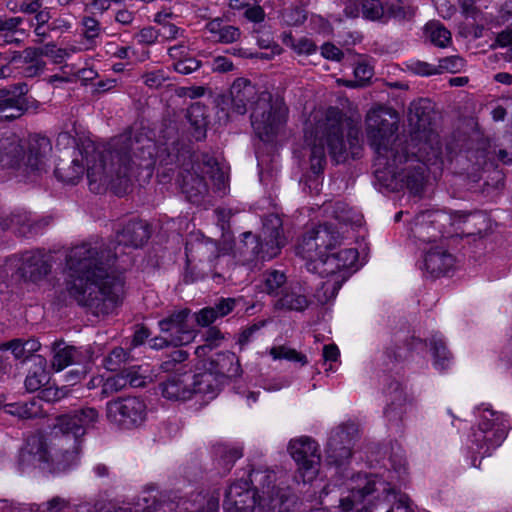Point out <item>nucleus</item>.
Wrapping results in <instances>:
<instances>
[{
    "label": "nucleus",
    "instance_id": "1",
    "mask_svg": "<svg viewBox=\"0 0 512 512\" xmlns=\"http://www.w3.org/2000/svg\"><path fill=\"white\" fill-rule=\"evenodd\" d=\"M397 116L382 107L371 109L366 118V134L370 146L376 153L375 173L378 179L393 189L407 188L418 194L424 184V166L435 164L440 156L438 136L426 131L428 119L420 116L417 107L410 109L409 122L416 128L412 142L419 146L411 155L407 147L395 137Z\"/></svg>",
    "mask_w": 512,
    "mask_h": 512
},
{
    "label": "nucleus",
    "instance_id": "2",
    "mask_svg": "<svg viewBox=\"0 0 512 512\" xmlns=\"http://www.w3.org/2000/svg\"><path fill=\"white\" fill-rule=\"evenodd\" d=\"M159 157V147L152 139L141 137L133 143L129 136L121 135L112 140L107 155L88 144L84 152L78 150L74 155L69 172L62 173L57 168L55 174L61 181L75 184L84 174L85 162L92 192L101 193L109 188L116 195H123L133 180L151 177Z\"/></svg>",
    "mask_w": 512,
    "mask_h": 512
},
{
    "label": "nucleus",
    "instance_id": "3",
    "mask_svg": "<svg viewBox=\"0 0 512 512\" xmlns=\"http://www.w3.org/2000/svg\"><path fill=\"white\" fill-rule=\"evenodd\" d=\"M368 250L352 226H312L296 247L309 272L328 278L321 287L326 301L334 299L350 275L366 263Z\"/></svg>",
    "mask_w": 512,
    "mask_h": 512
},
{
    "label": "nucleus",
    "instance_id": "4",
    "mask_svg": "<svg viewBox=\"0 0 512 512\" xmlns=\"http://www.w3.org/2000/svg\"><path fill=\"white\" fill-rule=\"evenodd\" d=\"M103 260L98 245L82 243L69 250L64 271L66 292L97 316L113 313L125 293L122 276Z\"/></svg>",
    "mask_w": 512,
    "mask_h": 512
},
{
    "label": "nucleus",
    "instance_id": "5",
    "mask_svg": "<svg viewBox=\"0 0 512 512\" xmlns=\"http://www.w3.org/2000/svg\"><path fill=\"white\" fill-rule=\"evenodd\" d=\"M98 419V411L91 407L58 417L48 436L27 439L19 453V469L23 473L32 469L60 473L73 468L79 462L81 437Z\"/></svg>",
    "mask_w": 512,
    "mask_h": 512
},
{
    "label": "nucleus",
    "instance_id": "6",
    "mask_svg": "<svg viewBox=\"0 0 512 512\" xmlns=\"http://www.w3.org/2000/svg\"><path fill=\"white\" fill-rule=\"evenodd\" d=\"M359 143L358 130L339 109L317 108L311 112L304 127V150L314 174V178L305 181L310 193H318L322 187L326 151L335 162L341 163L358 155Z\"/></svg>",
    "mask_w": 512,
    "mask_h": 512
},
{
    "label": "nucleus",
    "instance_id": "7",
    "mask_svg": "<svg viewBox=\"0 0 512 512\" xmlns=\"http://www.w3.org/2000/svg\"><path fill=\"white\" fill-rule=\"evenodd\" d=\"M406 467L403 463L387 471V475L368 476L357 474L351 477L345 486L348 495L340 500L342 512H373L383 502L393 501L392 509L387 512H412L409 498L397 493L395 486L404 479Z\"/></svg>",
    "mask_w": 512,
    "mask_h": 512
},
{
    "label": "nucleus",
    "instance_id": "8",
    "mask_svg": "<svg viewBox=\"0 0 512 512\" xmlns=\"http://www.w3.org/2000/svg\"><path fill=\"white\" fill-rule=\"evenodd\" d=\"M460 226H412V243L422 250L420 268L433 277L448 275L460 265L444 241L453 239Z\"/></svg>",
    "mask_w": 512,
    "mask_h": 512
},
{
    "label": "nucleus",
    "instance_id": "9",
    "mask_svg": "<svg viewBox=\"0 0 512 512\" xmlns=\"http://www.w3.org/2000/svg\"><path fill=\"white\" fill-rule=\"evenodd\" d=\"M187 356L185 351L175 350L170 355L171 359L162 363L161 368L164 371H177L161 384L163 397L175 401H186L194 395H201L204 401L213 399L217 395L218 387L212 372L179 373L181 369L175 368L176 364L186 360Z\"/></svg>",
    "mask_w": 512,
    "mask_h": 512
},
{
    "label": "nucleus",
    "instance_id": "10",
    "mask_svg": "<svg viewBox=\"0 0 512 512\" xmlns=\"http://www.w3.org/2000/svg\"><path fill=\"white\" fill-rule=\"evenodd\" d=\"M475 417V426L467 434L464 445L469 453L484 457L490 455L505 440L509 419L489 404L479 405L475 410Z\"/></svg>",
    "mask_w": 512,
    "mask_h": 512
},
{
    "label": "nucleus",
    "instance_id": "11",
    "mask_svg": "<svg viewBox=\"0 0 512 512\" xmlns=\"http://www.w3.org/2000/svg\"><path fill=\"white\" fill-rule=\"evenodd\" d=\"M1 148L3 151L0 150V169L10 170V175L19 176L45 170L51 144L46 137L33 138L26 154L24 146L14 137L1 144Z\"/></svg>",
    "mask_w": 512,
    "mask_h": 512
},
{
    "label": "nucleus",
    "instance_id": "12",
    "mask_svg": "<svg viewBox=\"0 0 512 512\" xmlns=\"http://www.w3.org/2000/svg\"><path fill=\"white\" fill-rule=\"evenodd\" d=\"M288 109L282 98H273L270 93H261L251 113V125L263 142H270L283 129Z\"/></svg>",
    "mask_w": 512,
    "mask_h": 512
},
{
    "label": "nucleus",
    "instance_id": "13",
    "mask_svg": "<svg viewBox=\"0 0 512 512\" xmlns=\"http://www.w3.org/2000/svg\"><path fill=\"white\" fill-rule=\"evenodd\" d=\"M188 315L187 309H182L169 318L161 320L159 322L160 330L167 336L154 338L150 347L160 349L168 344L180 346L191 343L196 336V330L190 327Z\"/></svg>",
    "mask_w": 512,
    "mask_h": 512
},
{
    "label": "nucleus",
    "instance_id": "14",
    "mask_svg": "<svg viewBox=\"0 0 512 512\" xmlns=\"http://www.w3.org/2000/svg\"><path fill=\"white\" fill-rule=\"evenodd\" d=\"M288 451L298 465L303 482H312L319 473L320 455L317 443L302 436L289 442Z\"/></svg>",
    "mask_w": 512,
    "mask_h": 512
},
{
    "label": "nucleus",
    "instance_id": "15",
    "mask_svg": "<svg viewBox=\"0 0 512 512\" xmlns=\"http://www.w3.org/2000/svg\"><path fill=\"white\" fill-rule=\"evenodd\" d=\"M243 242L263 260L276 257L287 243L283 226H264L259 239L249 232L243 233Z\"/></svg>",
    "mask_w": 512,
    "mask_h": 512
},
{
    "label": "nucleus",
    "instance_id": "16",
    "mask_svg": "<svg viewBox=\"0 0 512 512\" xmlns=\"http://www.w3.org/2000/svg\"><path fill=\"white\" fill-rule=\"evenodd\" d=\"M145 403L136 397L117 399L107 403L108 419L120 426L130 428L144 422Z\"/></svg>",
    "mask_w": 512,
    "mask_h": 512
},
{
    "label": "nucleus",
    "instance_id": "17",
    "mask_svg": "<svg viewBox=\"0 0 512 512\" xmlns=\"http://www.w3.org/2000/svg\"><path fill=\"white\" fill-rule=\"evenodd\" d=\"M25 83L14 85L12 89L0 90V121L20 117L28 109Z\"/></svg>",
    "mask_w": 512,
    "mask_h": 512
},
{
    "label": "nucleus",
    "instance_id": "18",
    "mask_svg": "<svg viewBox=\"0 0 512 512\" xmlns=\"http://www.w3.org/2000/svg\"><path fill=\"white\" fill-rule=\"evenodd\" d=\"M17 269L21 276L31 282L43 279L51 269V264L46 255L40 251H27L18 259Z\"/></svg>",
    "mask_w": 512,
    "mask_h": 512
},
{
    "label": "nucleus",
    "instance_id": "19",
    "mask_svg": "<svg viewBox=\"0 0 512 512\" xmlns=\"http://www.w3.org/2000/svg\"><path fill=\"white\" fill-rule=\"evenodd\" d=\"M254 493L249 489L247 481L232 484L225 493L224 509L226 512H253Z\"/></svg>",
    "mask_w": 512,
    "mask_h": 512
},
{
    "label": "nucleus",
    "instance_id": "20",
    "mask_svg": "<svg viewBox=\"0 0 512 512\" xmlns=\"http://www.w3.org/2000/svg\"><path fill=\"white\" fill-rule=\"evenodd\" d=\"M318 212L323 217L321 224H330L333 220L339 224H361L363 221V215L359 210L341 201L326 202Z\"/></svg>",
    "mask_w": 512,
    "mask_h": 512
},
{
    "label": "nucleus",
    "instance_id": "21",
    "mask_svg": "<svg viewBox=\"0 0 512 512\" xmlns=\"http://www.w3.org/2000/svg\"><path fill=\"white\" fill-rule=\"evenodd\" d=\"M91 359L92 353L89 347L76 348L59 343L53 349L52 368L60 372L71 364H84Z\"/></svg>",
    "mask_w": 512,
    "mask_h": 512
},
{
    "label": "nucleus",
    "instance_id": "22",
    "mask_svg": "<svg viewBox=\"0 0 512 512\" xmlns=\"http://www.w3.org/2000/svg\"><path fill=\"white\" fill-rule=\"evenodd\" d=\"M25 54V58L31 60V64L24 71L27 77H34L43 71L44 62L39 58L41 55L50 57L55 63H60L69 56V52L66 49L57 48L54 45H46L40 49H27Z\"/></svg>",
    "mask_w": 512,
    "mask_h": 512
},
{
    "label": "nucleus",
    "instance_id": "23",
    "mask_svg": "<svg viewBox=\"0 0 512 512\" xmlns=\"http://www.w3.org/2000/svg\"><path fill=\"white\" fill-rule=\"evenodd\" d=\"M423 347L429 348V352L432 357V365L438 372H445L453 366V356L447 349L442 337L433 336L429 340V343L419 341L417 343V349H421Z\"/></svg>",
    "mask_w": 512,
    "mask_h": 512
},
{
    "label": "nucleus",
    "instance_id": "24",
    "mask_svg": "<svg viewBox=\"0 0 512 512\" xmlns=\"http://www.w3.org/2000/svg\"><path fill=\"white\" fill-rule=\"evenodd\" d=\"M351 439L352 436L348 428L339 427L332 432L328 442V458L331 463L341 465L343 459L350 457V448L348 445Z\"/></svg>",
    "mask_w": 512,
    "mask_h": 512
},
{
    "label": "nucleus",
    "instance_id": "25",
    "mask_svg": "<svg viewBox=\"0 0 512 512\" xmlns=\"http://www.w3.org/2000/svg\"><path fill=\"white\" fill-rule=\"evenodd\" d=\"M425 216H427L429 224L446 222L447 220L451 222L450 224H461L467 222H471L473 224H480L487 221V215L479 211L473 213L454 211L451 214H447L442 211H435L422 213L419 217H422L423 221H425Z\"/></svg>",
    "mask_w": 512,
    "mask_h": 512
},
{
    "label": "nucleus",
    "instance_id": "26",
    "mask_svg": "<svg viewBox=\"0 0 512 512\" xmlns=\"http://www.w3.org/2000/svg\"><path fill=\"white\" fill-rule=\"evenodd\" d=\"M255 93V87L248 80L244 78L235 80L230 89L233 111L237 114H244L247 103Z\"/></svg>",
    "mask_w": 512,
    "mask_h": 512
},
{
    "label": "nucleus",
    "instance_id": "27",
    "mask_svg": "<svg viewBox=\"0 0 512 512\" xmlns=\"http://www.w3.org/2000/svg\"><path fill=\"white\" fill-rule=\"evenodd\" d=\"M189 45L184 42L169 48L168 53L174 61L175 71L181 74H190L197 70L200 62L194 57L188 56Z\"/></svg>",
    "mask_w": 512,
    "mask_h": 512
},
{
    "label": "nucleus",
    "instance_id": "28",
    "mask_svg": "<svg viewBox=\"0 0 512 512\" xmlns=\"http://www.w3.org/2000/svg\"><path fill=\"white\" fill-rule=\"evenodd\" d=\"M279 298L275 302L277 309L302 311L308 306L306 296L301 293L299 286H286L278 295Z\"/></svg>",
    "mask_w": 512,
    "mask_h": 512
},
{
    "label": "nucleus",
    "instance_id": "29",
    "mask_svg": "<svg viewBox=\"0 0 512 512\" xmlns=\"http://www.w3.org/2000/svg\"><path fill=\"white\" fill-rule=\"evenodd\" d=\"M389 12L395 18H405L406 13L402 7L387 9L381 0H365L362 5V14L366 19L382 20Z\"/></svg>",
    "mask_w": 512,
    "mask_h": 512
},
{
    "label": "nucleus",
    "instance_id": "30",
    "mask_svg": "<svg viewBox=\"0 0 512 512\" xmlns=\"http://www.w3.org/2000/svg\"><path fill=\"white\" fill-rule=\"evenodd\" d=\"M206 28L214 36L217 42L229 44L240 38V30L232 25L225 24L221 19L216 18L207 23Z\"/></svg>",
    "mask_w": 512,
    "mask_h": 512
},
{
    "label": "nucleus",
    "instance_id": "31",
    "mask_svg": "<svg viewBox=\"0 0 512 512\" xmlns=\"http://www.w3.org/2000/svg\"><path fill=\"white\" fill-rule=\"evenodd\" d=\"M46 359L42 356L35 358V363L26 377L25 387L28 391L34 392L49 382V373L46 370Z\"/></svg>",
    "mask_w": 512,
    "mask_h": 512
},
{
    "label": "nucleus",
    "instance_id": "32",
    "mask_svg": "<svg viewBox=\"0 0 512 512\" xmlns=\"http://www.w3.org/2000/svg\"><path fill=\"white\" fill-rule=\"evenodd\" d=\"M181 189L188 200L194 204L200 205L204 195L207 192L206 183L202 177L192 175L183 176Z\"/></svg>",
    "mask_w": 512,
    "mask_h": 512
},
{
    "label": "nucleus",
    "instance_id": "33",
    "mask_svg": "<svg viewBox=\"0 0 512 512\" xmlns=\"http://www.w3.org/2000/svg\"><path fill=\"white\" fill-rule=\"evenodd\" d=\"M462 1V13L466 20L471 19L473 23H477L476 26L469 27L471 23H467L465 27L460 30V33L465 37L479 38L482 36V27L478 25L481 13L474 7L473 0H461Z\"/></svg>",
    "mask_w": 512,
    "mask_h": 512
},
{
    "label": "nucleus",
    "instance_id": "34",
    "mask_svg": "<svg viewBox=\"0 0 512 512\" xmlns=\"http://www.w3.org/2000/svg\"><path fill=\"white\" fill-rule=\"evenodd\" d=\"M425 35L435 46L445 48L451 43V33L440 22L430 21L425 26Z\"/></svg>",
    "mask_w": 512,
    "mask_h": 512
},
{
    "label": "nucleus",
    "instance_id": "35",
    "mask_svg": "<svg viewBox=\"0 0 512 512\" xmlns=\"http://www.w3.org/2000/svg\"><path fill=\"white\" fill-rule=\"evenodd\" d=\"M187 118L194 128L192 132L196 140H201L206 134V119L204 116V108L199 104H193L187 110Z\"/></svg>",
    "mask_w": 512,
    "mask_h": 512
},
{
    "label": "nucleus",
    "instance_id": "36",
    "mask_svg": "<svg viewBox=\"0 0 512 512\" xmlns=\"http://www.w3.org/2000/svg\"><path fill=\"white\" fill-rule=\"evenodd\" d=\"M4 396L0 394V408L3 406V411L6 414H10L13 416H17L19 418H32L37 416L38 409L36 402H30V403H24V404H5L4 403Z\"/></svg>",
    "mask_w": 512,
    "mask_h": 512
},
{
    "label": "nucleus",
    "instance_id": "37",
    "mask_svg": "<svg viewBox=\"0 0 512 512\" xmlns=\"http://www.w3.org/2000/svg\"><path fill=\"white\" fill-rule=\"evenodd\" d=\"M285 284V274L278 270H272L264 275L262 291L269 295L278 296L281 290L286 287Z\"/></svg>",
    "mask_w": 512,
    "mask_h": 512
},
{
    "label": "nucleus",
    "instance_id": "38",
    "mask_svg": "<svg viewBox=\"0 0 512 512\" xmlns=\"http://www.w3.org/2000/svg\"><path fill=\"white\" fill-rule=\"evenodd\" d=\"M206 167V173L210 174V177L215 181L218 190H222L223 193H225L228 179V167L223 163H218L214 159H209L206 163Z\"/></svg>",
    "mask_w": 512,
    "mask_h": 512
},
{
    "label": "nucleus",
    "instance_id": "39",
    "mask_svg": "<svg viewBox=\"0 0 512 512\" xmlns=\"http://www.w3.org/2000/svg\"><path fill=\"white\" fill-rule=\"evenodd\" d=\"M282 41L299 55H310L316 51V45L306 37H302L295 42L291 34H283Z\"/></svg>",
    "mask_w": 512,
    "mask_h": 512
},
{
    "label": "nucleus",
    "instance_id": "40",
    "mask_svg": "<svg viewBox=\"0 0 512 512\" xmlns=\"http://www.w3.org/2000/svg\"><path fill=\"white\" fill-rule=\"evenodd\" d=\"M124 374L127 379V385H130L131 387H142L150 378L148 375V368H144L143 366L130 367L124 371Z\"/></svg>",
    "mask_w": 512,
    "mask_h": 512
},
{
    "label": "nucleus",
    "instance_id": "41",
    "mask_svg": "<svg viewBox=\"0 0 512 512\" xmlns=\"http://www.w3.org/2000/svg\"><path fill=\"white\" fill-rule=\"evenodd\" d=\"M270 355L274 360L286 359L289 361L300 362L303 365L307 363V359L304 355L286 346L272 347L270 349Z\"/></svg>",
    "mask_w": 512,
    "mask_h": 512
},
{
    "label": "nucleus",
    "instance_id": "42",
    "mask_svg": "<svg viewBox=\"0 0 512 512\" xmlns=\"http://www.w3.org/2000/svg\"><path fill=\"white\" fill-rule=\"evenodd\" d=\"M356 81H344L343 84L347 87H355L357 85H364L373 76V68L366 62H359L354 69Z\"/></svg>",
    "mask_w": 512,
    "mask_h": 512
},
{
    "label": "nucleus",
    "instance_id": "43",
    "mask_svg": "<svg viewBox=\"0 0 512 512\" xmlns=\"http://www.w3.org/2000/svg\"><path fill=\"white\" fill-rule=\"evenodd\" d=\"M128 359V354L123 348H115L104 358L103 366L108 371L118 370Z\"/></svg>",
    "mask_w": 512,
    "mask_h": 512
},
{
    "label": "nucleus",
    "instance_id": "44",
    "mask_svg": "<svg viewBox=\"0 0 512 512\" xmlns=\"http://www.w3.org/2000/svg\"><path fill=\"white\" fill-rule=\"evenodd\" d=\"M68 507V502L60 497H55L43 504H32L30 510L32 512H61Z\"/></svg>",
    "mask_w": 512,
    "mask_h": 512
},
{
    "label": "nucleus",
    "instance_id": "45",
    "mask_svg": "<svg viewBox=\"0 0 512 512\" xmlns=\"http://www.w3.org/2000/svg\"><path fill=\"white\" fill-rule=\"evenodd\" d=\"M127 386L124 371L121 374L109 376L104 379L103 394L109 395L118 392Z\"/></svg>",
    "mask_w": 512,
    "mask_h": 512
},
{
    "label": "nucleus",
    "instance_id": "46",
    "mask_svg": "<svg viewBox=\"0 0 512 512\" xmlns=\"http://www.w3.org/2000/svg\"><path fill=\"white\" fill-rule=\"evenodd\" d=\"M189 313L190 311L187 310ZM216 312L214 308H204L202 309L196 316L195 319L190 314L188 315L189 325L191 328L193 327V322L196 321L201 326H208L213 323L217 319Z\"/></svg>",
    "mask_w": 512,
    "mask_h": 512
},
{
    "label": "nucleus",
    "instance_id": "47",
    "mask_svg": "<svg viewBox=\"0 0 512 512\" xmlns=\"http://www.w3.org/2000/svg\"><path fill=\"white\" fill-rule=\"evenodd\" d=\"M407 412L406 399H401L399 403L392 402L385 409V416L389 421L401 420Z\"/></svg>",
    "mask_w": 512,
    "mask_h": 512
},
{
    "label": "nucleus",
    "instance_id": "48",
    "mask_svg": "<svg viewBox=\"0 0 512 512\" xmlns=\"http://www.w3.org/2000/svg\"><path fill=\"white\" fill-rule=\"evenodd\" d=\"M222 339L221 334L218 330L210 329L207 333L206 344L197 347L195 353L197 357H202L207 351H210L213 347L217 346V341Z\"/></svg>",
    "mask_w": 512,
    "mask_h": 512
},
{
    "label": "nucleus",
    "instance_id": "49",
    "mask_svg": "<svg viewBox=\"0 0 512 512\" xmlns=\"http://www.w3.org/2000/svg\"><path fill=\"white\" fill-rule=\"evenodd\" d=\"M340 351L335 344H328L323 347V359L326 362H330L329 368L326 370L334 372L336 368L333 366L334 362L338 361Z\"/></svg>",
    "mask_w": 512,
    "mask_h": 512
},
{
    "label": "nucleus",
    "instance_id": "50",
    "mask_svg": "<svg viewBox=\"0 0 512 512\" xmlns=\"http://www.w3.org/2000/svg\"><path fill=\"white\" fill-rule=\"evenodd\" d=\"M464 66V60L458 56L447 57L440 60L439 68L455 73Z\"/></svg>",
    "mask_w": 512,
    "mask_h": 512
},
{
    "label": "nucleus",
    "instance_id": "51",
    "mask_svg": "<svg viewBox=\"0 0 512 512\" xmlns=\"http://www.w3.org/2000/svg\"><path fill=\"white\" fill-rule=\"evenodd\" d=\"M410 69L418 75L430 76L438 73V68L426 62L416 61L411 63Z\"/></svg>",
    "mask_w": 512,
    "mask_h": 512
},
{
    "label": "nucleus",
    "instance_id": "52",
    "mask_svg": "<svg viewBox=\"0 0 512 512\" xmlns=\"http://www.w3.org/2000/svg\"><path fill=\"white\" fill-rule=\"evenodd\" d=\"M159 37V32L153 27H146L143 28L138 34H137V40L139 43L143 44H154Z\"/></svg>",
    "mask_w": 512,
    "mask_h": 512
},
{
    "label": "nucleus",
    "instance_id": "53",
    "mask_svg": "<svg viewBox=\"0 0 512 512\" xmlns=\"http://www.w3.org/2000/svg\"><path fill=\"white\" fill-rule=\"evenodd\" d=\"M165 79L166 75L162 70L152 71L144 76V82L150 88L160 87Z\"/></svg>",
    "mask_w": 512,
    "mask_h": 512
},
{
    "label": "nucleus",
    "instance_id": "54",
    "mask_svg": "<svg viewBox=\"0 0 512 512\" xmlns=\"http://www.w3.org/2000/svg\"><path fill=\"white\" fill-rule=\"evenodd\" d=\"M236 301L233 298L221 299L214 308L217 317H224L229 314L234 309Z\"/></svg>",
    "mask_w": 512,
    "mask_h": 512
},
{
    "label": "nucleus",
    "instance_id": "55",
    "mask_svg": "<svg viewBox=\"0 0 512 512\" xmlns=\"http://www.w3.org/2000/svg\"><path fill=\"white\" fill-rule=\"evenodd\" d=\"M211 69L214 72H220V73L228 72L233 69V63L231 62L230 59H228L225 56H217L214 58V60L211 64Z\"/></svg>",
    "mask_w": 512,
    "mask_h": 512
},
{
    "label": "nucleus",
    "instance_id": "56",
    "mask_svg": "<svg viewBox=\"0 0 512 512\" xmlns=\"http://www.w3.org/2000/svg\"><path fill=\"white\" fill-rule=\"evenodd\" d=\"M159 32V37H162L165 40L176 39L180 35H182L183 31L180 30L176 25L168 23L164 24Z\"/></svg>",
    "mask_w": 512,
    "mask_h": 512
},
{
    "label": "nucleus",
    "instance_id": "57",
    "mask_svg": "<svg viewBox=\"0 0 512 512\" xmlns=\"http://www.w3.org/2000/svg\"><path fill=\"white\" fill-rule=\"evenodd\" d=\"M4 348L6 350H11V352L17 359H26L27 358L24 342H22L19 339L13 340V341L5 344Z\"/></svg>",
    "mask_w": 512,
    "mask_h": 512
},
{
    "label": "nucleus",
    "instance_id": "58",
    "mask_svg": "<svg viewBox=\"0 0 512 512\" xmlns=\"http://www.w3.org/2000/svg\"><path fill=\"white\" fill-rule=\"evenodd\" d=\"M438 14L443 18H450L454 13V6L448 0H433Z\"/></svg>",
    "mask_w": 512,
    "mask_h": 512
},
{
    "label": "nucleus",
    "instance_id": "59",
    "mask_svg": "<svg viewBox=\"0 0 512 512\" xmlns=\"http://www.w3.org/2000/svg\"><path fill=\"white\" fill-rule=\"evenodd\" d=\"M65 396L63 389L48 387L40 392V398L45 401H57Z\"/></svg>",
    "mask_w": 512,
    "mask_h": 512
},
{
    "label": "nucleus",
    "instance_id": "60",
    "mask_svg": "<svg viewBox=\"0 0 512 512\" xmlns=\"http://www.w3.org/2000/svg\"><path fill=\"white\" fill-rule=\"evenodd\" d=\"M321 54L323 57L331 60H340L342 51L333 44L326 43L321 46Z\"/></svg>",
    "mask_w": 512,
    "mask_h": 512
},
{
    "label": "nucleus",
    "instance_id": "61",
    "mask_svg": "<svg viewBox=\"0 0 512 512\" xmlns=\"http://www.w3.org/2000/svg\"><path fill=\"white\" fill-rule=\"evenodd\" d=\"M85 28V35L87 38L92 39L98 34V23L95 19L87 17L83 20Z\"/></svg>",
    "mask_w": 512,
    "mask_h": 512
},
{
    "label": "nucleus",
    "instance_id": "62",
    "mask_svg": "<svg viewBox=\"0 0 512 512\" xmlns=\"http://www.w3.org/2000/svg\"><path fill=\"white\" fill-rule=\"evenodd\" d=\"M245 16L252 22H261L264 19V11L260 6L248 7Z\"/></svg>",
    "mask_w": 512,
    "mask_h": 512
},
{
    "label": "nucleus",
    "instance_id": "63",
    "mask_svg": "<svg viewBox=\"0 0 512 512\" xmlns=\"http://www.w3.org/2000/svg\"><path fill=\"white\" fill-rule=\"evenodd\" d=\"M283 221L284 220L282 219L278 209L276 207H272L269 212L263 215L262 224H282Z\"/></svg>",
    "mask_w": 512,
    "mask_h": 512
},
{
    "label": "nucleus",
    "instance_id": "64",
    "mask_svg": "<svg viewBox=\"0 0 512 512\" xmlns=\"http://www.w3.org/2000/svg\"><path fill=\"white\" fill-rule=\"evenodd\" d=\"M496 42L500 47H512V30L508 29L500 34L496 38Z\"/></svg>",
    "mask_w": 512,
    "mask_h": 512
}]
</instances>
